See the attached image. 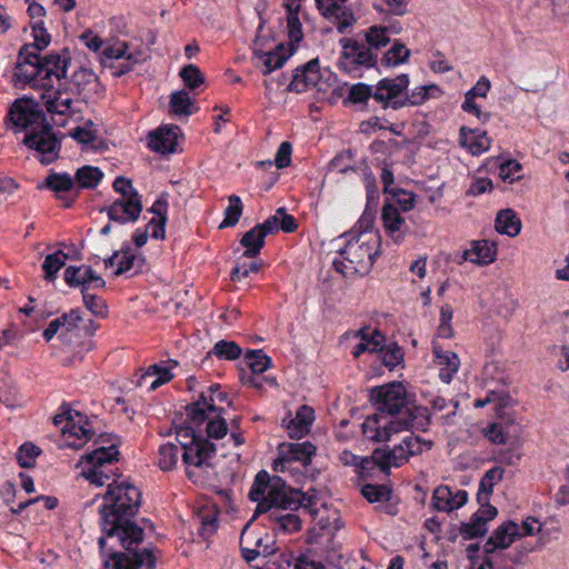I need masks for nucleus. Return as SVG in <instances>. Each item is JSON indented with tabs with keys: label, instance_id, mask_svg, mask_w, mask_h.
<instances>
[{
	"label": "nucleus",
	"instance_id": "obj_1",
	"mask_svg": "<svg viewBox=\"0 0 569 569\" xmlns=\"http://www.w3.org/2000/svg\"><path fill=\"white\" fill-rule=\"evenodd\" d=\"M108 490L100 507L101 527L104 536L99 539L101 551H112L114 547L131 550L142 542L143 530L131 519L141 503L140 490L127 480L108 481Z\"/></svg>",
	"mask_w": 569,
	"mask_h": 569
},
{
	"label": "nucleus",
	"instance_id": "obj_2",
	"mask_svg": "<svg viewBox=\"0 0 569 569\" xmlns=\"http://www.w3.org/2000/svg\"><path fill=\"white\" fill-rule=\"evenodd\" d=\"M375 218L363 213L356 227L340 237L343 246L339 249V258L335 259V269L345 277L367 274L380 250V234L373 228Z\"/></svg>",
	"mask_w": 569,
	"mask_h": 569
},
{
	"label": "nucleus",
	"instance_id": "obj_3",
	"mask_svg": "<svg viewBox=\"0 0 569 569\" xmlns=\"http://www.w3.org/2000/svg\"><path fill=\"white\" fill-rule=\"evenodd\" d=\"M9 118L13 126L28 130L23 143L38 153L42 163H51L58 158L60 143L34 100L17 99L9 111Z\"/></svg>",
	"mask_w": 569,
	"mask_h": 569
},
{
	"label": "nucleus",
	"instance_id": "obj_4",
	"mask_svg": "<svg viewBox=\"0 0 569 569\" xmlns=\"http://www.w3.org/2000/svg\"><path fill=\"white\" fill-rule=\"evenodd\" d=\"M286 478L280 476L269 477L266 471H260L250 489L249 497L257 502V513L266 512L272 508L297 509L305 498L300 490H290L286 488Z\"/></svg>",
	"mask_w": 569,
	"mask_h": 569
},
{
	"label": "nucleus",
	"instance_id": "obj_5",
	"mask_svg": "<svg viewBox=\"0 0 569 569\" xmlns=\"http://www.w3.org/2000/svg\"><path fill=\"white\" fill-rule=\"evenodd\" d=\"M81 39L89 50L93 52L101 50L99 60L103 67L113 68L114 60H122L119 69L113 73L114 77H121L131 71L148 58L142 49H131L127 41L119 38H110L103 41L98 34L88 30L82 33Z\"/></svg>",
	"mask_w": 569,
	"mask_h": 569
},
{
	"label": "nucleus",
	"instance_id": "obj_6",
	"mask_svg": "<svg viewBox=\"0 0 569 569\" xmlns=\"http://www.w3.org/2000/svg\"><path fill=\"white\" fill-rule=\"evenodd\" d=\"M411 421L386 412L372 413L362 423L363 436L372 442H388L415 427H425L429 420L426 407H415Z\"/></svg>",
	"mask_w": 569,
	"mask_h": 569
},
{
	"label": "nucleus",
	"instance_id": "obj_7",
	"mask_svg": "<svg viewBox=\"0 0 569 569\" xmlns=\"http://www.w3.org/2000/svg\"><path fill=\"white\" fill-rule=\"evenodd\" d=\"M92 451L83 455L76 465L78 475L91 485L104 486L112 479L109 466L117 460L119 451L116 443L104 435H100L93 441Z\"/></svg>",
	"mask_w": 569,
	"mask_h": 569
},
{
	"label": "nucleus",
	"instance_id": "obj_8",
	"mask_svg": "<svg viewBox=\"0 0 569 569\" xmlns=\"http://www.w3.org/2000/svg\"><path fill=\"white\" fill-rule=\"evenodd\" d=\"M41 90V100L58 126H66L68 119L76 122L81 120L83 103L67 80H58V83L43 82Z\"/></svg>",
	"mask_w": 569,
	"mask_h": 569
},
{
	"label": "nucleus",
	"instance_id": "obj_9",
	"mask_svg": "<svg viewBox=\"0 0 569 569\" xmlns=\"http://www.w3.org/2000/svg\"><path fill=\"white\" fill-rule=\"evenodd\" d=\"M433 442L422 439L409 432L402 437L401 442L393 448L381 447L372 451L370 457L365 460L372 461L381 471L388 473L391 468H398L407 463L411 457L422 455L431 450Z\"/></svg>",
	"mask_w": 569,
	"mask_h": 569
},
{
	"label": "nucleus",
	"instance_id": "obj_10",
	"mask_svg": "<svg viewBox=\"0 0 569 569\" xmlns=\"http://www.w3.org/2000/svg\"><path fill=\"white\" fill-rule=\"evenodd\" d=\"M53 423L60 429L63 446L67 448L81 449L94 435L88 417L71 408L57 413Z\"/></svg>",
	"mask_w": 569,
	"mask_h": 569
},
{
	"label": "nucleus",
	"instance_id": "obj_11",
	"mask_svg": "<svg viewBox=\"0 0 569 569\" xmlns=\"http://www.w3.org/2000/svg\"><path fill=\"white\" fill-rule=\"evenodd\" d=\"M214 446L207 439L190 441L181 455L187 476L193 481L208 479L213 472Z\"/></svg>",
	"mask_w": 569,
	"mask_h": 569
},
{
	"label": "nucleus",
	"instance_id": "obj_12",
	"mask_svg": "<svg viewBox=\"0 0 569 569\" xmlns=\"http://www.w3.org/2000/svg\"><path fill=\"white\" fill-rule=\"evenodd\" d=\"M409 86L407 74H400L392 79H382L378 82L372 93V98L381 103L383 108L391 107L398 109L407 106L406 90Z\"/></svg>",
	"mask_w": 569,
	"mask_h": 569
},
{
	"label": "nucleus",
	"instance_id": "obj_13",
	"mask_svg": "<svg viewBox=\"0 0 569 569\" xmlns=\"http://www.w3.org/2000/svg\"><path fill=\"white\" fill-rule=\"evenodd\" d=\"M377 411L397 416L407 402V391L401 382H391L371 390Z\"/></svg>",
	"mask_w": 569,
	"mask_h": 569
},
{
	"label": "nucleus",
	"instance_id": "obj_14",
	"mask_svg": "<svg viewBox=\"0 0 569 569\" xmlns=\"http://www.w3.org/2000/svg\"><path fill=\"white\" fill-rule=\"evenodd\" d=\"M136 547L126 550L127 553L122 552L120 547H114L116 555H112V551H102L108 556V559L104 560V569H138L143 565L151 568L154 563L151 552L149 550L138 552Z\"/></svg>",
	"mask_w": 569,
	"mask_h": 569
},
{
	"label": "nucleus",
	"instance_id": "obj_15",
	"mask_svg": "<svg viewBox=\"0 0 569 569\" xmlns=\"http://www.w3.org/2000/svg\"><path fill=\"white\" fill-rule=\"evenodd\" d=\"M341 57L339 67L346 72H352L359 67H370L373 63V56L369 48L363 43L357 42L351 39H342Z\"/></svg>",
	"mask_w": 569,
	"mask_h": 569
},
{
	"label": "nucleus",
	"instance_id": "obj_16",
	"mask_svg": "<svg viewBox=\"0 0 569 569\" xmlns=\"http://www.w3.org/2000/svg\"><path fill=\"white\" fill-rule=\"evenodd\" d=\"M326 81L321 79L318 61L311 60L296 69L288 89L298 93L310 89H316L320 92L326 91Z\"/></svg>",
	"mask_w": 569,
	"mask_h": 569
},
{
	"label": "nucleus",
	"instance_id": "obj_17",
	"mask_svg": "<svg viewBox=\"0 0 569 569\" xmlns=\"http://www.w3.org/2000/svg\"><path fill=\"white\" fill-rule=\"evenodd\" d=\"M14 77L24 83L34 82V86L43 88L44 81L40 68V57L36 51H31L30 46H24L20 50Z\"/></svg>",
	"mask_w": 569,
	"mask_h": 569
},
{
	"label": "nucleus",
	"instance_id": "obj_18",
	"mask_svg": "<svg viewBox=\"0 0 569 569\" xmlns=\"http://www.w3.org/2000/svg\"><path fill=\"white\" fill-rule=\"evenodd\" d=\"M183 137L182 130L176 124H163L149 132L148 147L160 154L176 152L178 140Z\"/></svg>",
	"mask_w": 569,
	"mask_h": 569
},
{
	"label": "nucleus",
	"instance_id": "obj_19",
	"mask_svg": "<svg viewBox=\"0 0 569 569\" xmlns=\"http://www.w3.org/2000/svg\"><path fill=\"white\" fill-rule=\"evenodd\" d=\"M271 538L262 532H257L250 528V523L242 529L240 545L243 557L251 561L258 556H268L271 553Z\"/></svg>",
	"mask_w": 569,
	"mask_h": 569
},
{
	"label": "nucleus",
	"instance_id": "obj_20",
	"mask_svg": "<svg viewBox=\"0 0 569 569\" xmlns=\"http://www.w3.org/2000/svg\"><path fill=\"white\" fill-rule=\"evenodd\" d=\"M291 53L292 49H287L283 43H279L270 50H264L262 37H258L254 41V56L261 64L263 74L281 68Z\"/></svg>",
	"mask_w": 569,
	"mask_h": 569
},
{
	"label": "nucleus",
	"instance_id": "obj_21",
	"mask_svg": "<svg viewBox=\"0 0 569 569\" xmlns=\"http://www.w3.org/2000/svg\"><path fill=\"white\" fill-rule=\"evenodd\" d=\"M321 14L335 23L340 32L350 27L353 21L351 10L345 4V0H315Z\"/></svg>",
	"mask_w": 569,
	"mask_h": 569
},
{
	"label": "nucleus",
	"instance_id": "obj_22",
	"mask_svg": "<svg viewBox=\"0 0 569 569\" xmlns=\"http://www.w3.org/2000/svg\"><path fill=\"white\" fill-rule=\"evenodd\" d=\"M144 259L140 254H136L129 247H124L119 251L103 260L106 269H112L116 277L121 276L133 268L141 269Z\"/></svg>",
	"mask_w": 569,
	"mask_h": 569
},
{
	"label": "nucleus",
	"instance_id": "obj_23",
	"mask_svg": "<svg viewBox=\"0 0 569 569\" xmlns=\"http://www.w3.org/2000/svg\"><path fill=\"white\" fill-rule=\"evenodd\" d=\"M219 385H213L208 389V395L202 393L200 399L187 408V416L196 425H202L208 415L216 413L220 409L216 406L214 396L220 392Z\"/></svg>",
	"mask_w": 569,
	"mask_h": 569
},
{
	"label": "nucleus",
	"instance_id": "obj_24",
	"mask_svg": "<svg viewBox=\"0 0 569 569\" xmlns=\"http://www.w3.org/2000/svg\"><path fill=\"white\" fill-rule=\"evenodd\" d=\"M467 499L468 495L465 490L453 492L448 486H439L433 491L432 506L439 511L451 512L462 507Z\"/></svg>",
	"mask_w": 569,
	"mask_h": 569
},
{
	"label": "nucleus",
	"instance_id": "obj_25",
	"mask_svg": "<svg viewBox=\"0 0 569 569\" xmlns=\"http://www.w3.org/2000/svg\"><path fill=\"white\" fill-rule=\"evenodd\" d=\"M106 211L110 220L126 223L136 221L139 218L142 204L140 199H118Z\"/></svg>",
	"mask_w": 569,
	"mask_h": 569
},
{
	"label": "nucleus",
	"instance_id": "obj_26",
	"mask_svg": "<svg viewBox=\"0 0 569 569\" xmlns=\"http://www.w3.org/2000/svg\"><path fill=\"white\" fill-rule=\"evenodd\" d=\"M497 257V244L488 240H475L462 252V260L478 266L492 263Z\"/></svg>",
	"mask_w": 569,
	"mask_h": 569
},
{
	"label": "nucleus",
	"instance_id": "obj_27",
	"mask_svg": "<svg viewBox=\"0 0 569 569\" xmlns=\"http://www.w3.org/2000/svg\"><path fill=\"white\" fill-rule=\"evenodd\" d=\"M518 539L517 523L515 521H506L492 532L483 548L487 553H491L497 549L508 548Z\"/></svg>",
	"mask_w": 569,
	"mask_h": 569
},
{
	"label": "nucleus",
	"instance_id": "obj_28",
	"mask_svg": "<svg viewBox=\"0 0 569 569\" xmlns=\"http://www.w3.org/2000/svg\"><path fill=\"white\" fill-rule=\"evenodd\" d=\"M433 353L436 357V363L439 367L440 379L449 383L452 380L453 375L458 371L460 366L459 357L449 350H443L438 342H433Z\"/></svg>",
	"mask_w": 569,
	"mask_h": 569
},
{
	"label": "nucleus",
	"instance_id": "obj_29",
	"mask_svg": "<svg viewBox=\"0 0 569 569\" xmlns=\"http://www.w3.org/2000/svg\"><path fill=\"white\" fill-rule=\"evenodd\" d=\"M316 452V447L309 442L302 443H281L278 447V455L291 461L297 462L300 467H307L311 462V457Z\"/></svg>",
	"mask_w": 569,
	"mask_h": 569
},
{
	"label": "nucleus",
	"instance_id": "obj_30",
	"mask_svg": "<svg viewBox=\"0 0 569 569\" xmlns=\"http://www.w3.org/2000/svg\"><path fill=\"white\" fill-rule=\"evenodd\" d=\"M313 420V409L309 406H302L297 411L296 417L289 421L283 420V425L287 428L290 438L300 439L309 432Z\"/></svg>",
	"mask_w": 569,
	"mask_h": 569
},
{
	"label": "nucleus",
	"instance_id": "obj_31",
	"mask_svg": "<svg viewBox=\"0 0 569 569\" xmlns=\"http://www.w3.org/2000/svg\"><path fill=\"white\" fill-rule=\"evenodd\" d=\"M64 280L69 286L78 287L93 282L96 288H103L106 282L89 266H70L64 270Z\"/></svg>",
	"mask_w": 569,
	"mask_h": 569
},
{
	"label": "nucleus",
	"instance_id": "obj_32",
	"mask_svg": "<svg viewBox=\"0 0 569 569\" xmlns=\"http://www.w3.org/2000/svg\"><path fill=\"white\" fill-rule=\"evenodd\" d=\"M170 368L163 365H152L140 376L137 385L144 390L153 391L172 379Z\"/></svg>",
	"mask_w": 569,
	"mask_h": 569
},
{
	"label": "nucleus",
	"instance_id": "obj_33",
	"mask_svg": "<svg viewBox=\"0 0 569 569\" xmlns=\"http://www.w3.org/2000/svg\"><path fill=\"white\" fill-rule=\"evenodd\" d=\"M460 144L473 156H478L490 148L491 141L485 131L460 128Z\"/></svg>",
	"mask_w": 569,
	"mask_h": 569
},
{
	"label": "nucleus",
	"instance_id": "obj_34",
	"mask_svg": "<svg viewBox=\"0 0 569 569\" xmlns=\"http://www.w3.org/2000/svg\"><path fill=\"white\" fill-rule=\"evenodd\" d=\"M81 316L78 310H71L70 312L63 313L61 317L52 320L43 331V337L47 341H50L58 332L66 335L72 329L77 328L81 321Z\"/></svg>",
	"mask_w": 569,
	"mask_h": 569
},
{
	"label": "nucleus",
	"instance_id": "obj_35",
	"mask_svg": "<svg viewBox=\"0 0 569 569\" xmlns=\"http://www.w3.org/2000/svg\"><path fill=\"white\" fill-rule=\"evenodd\" d=\"M40 68L44 82L58 83V80H66L67 63L60 56L50 54L40 58Z\"/></svg>",
	"mask_w": 569,
	"mask_h": 569
},
{
	"label": "nucleus",
	"instance_id": "obj_36",
	"mask_svg": "<svg viewBox=\"0 0 569 569\" xmlns=\"http://www.w3.org/2000/svg\"><path fill=\"white\" fill-rule=\"evenodd\" d=\"M359 338V343L355 347L352 355L358 358L363 352H377L382 350L385 346V337L379 330L368 332L366 329H360L355 333Z\"/></svg>",
	"mask_w": 569,
	"mask_h": 569
},
{
	"label": "nucleus",
	"instance_id": "obj_37",
	"mask_svg": "<svg viewBox=\"0 0 569 569\" xmlns=\"http://www.w3.org/2000/svg\"><path fill=\"white\" fill-rule=\"evenodd\" d=\"M197 111L194 99L187 90H178L170 94L169 113L178 118H188Z\"/></svg>",
	"mask_w": 569,
	"mask_h": 569
},
{
	"label": "nucleus",
	"instance_id": "obj_38",
	"mask_svg": "<svg viewBox=\"0 0 569 569\" xmlns=\"http://www.w3.org/2000/svg\"><path fill=\"white\" fill-rule=\"evenodd\" d=\"M382 221L386 231L396 241L402 239V228L405 226V219L401 217L398 208L395 204L386 203L382 208Z\"/></svg>",
	"mask_w": 569,
	"mask_h": 569
},
{
	"label": "nucleus",
	"instance_id": "obj_39",
	"mask_svg": "<svg viewBox=\"0 0 569 569\" xmlns=\"http://www.w3.org/2000/svg\"><path fill=\"white\" fill-rule=\"evenodd\" d=\"M495 228L500 234L516 237L521 231V221L512 209H502L497 213Z\"/></svg>",
	"mask_w": 569,
	"mask_h": 569
},
{
	"label": "nucleus",
	"instance_id": "obj_40",
	"mask_svg": "<svg viewBox=\"0 0 569 569\" xmlns=\"http://www.w3.org/2000/svg\"><path fill=\"white\" fill-rule=\"evenodd\" d=\"M266 236V231L259 224L247 231L240 239V244L244 248L243 257H257L263 248Z\"/></svg>",
	"mask_w": 569,
	"mask_h": 569
},
{
	"label": "nucleus",
	"instance_id": "obj_41",
	"mask_svg": "<svg viewBox=\"0 0 569 569\" xmlns=\"http://www.w3.org/2000/svg\"><path fill=\"white\" fill-rule=\"evenodd\" d=\"M310 511L315 517L316 523L322 530L335 532L342 526L340 513L337 509H329L326 506H321V508H315L311 506Z\"/></svg>",
	"mask_w": 569,
	"mask_h": 569
},
{
	"label": "nucleus",
	"instance_id": "obj_42",
	"mask_svg": "<svg viewBox=\"0 0 569 569\" xmlns=\"http://www.w3.org/2000/svg\"><path fill=\"white\" fill-rule=\"evenodd\" d=\"M181 449L173 442H166L158 449V466L163 471H170L176 468L181 457Z\"/></svg>",
	"mask_w": 569,
	"mask_h": 569
},
{
	"label": "nucleus",
	"instance_id": "obj_43",
	"mask_svg": "<svg viewBox=\"0 0 569 569\" xmlns=\"http://www.w3.org/2000/svg\"><path fill=\"white\" fill-rule=\"evenodd\" d=\"M70 137L82 144H91L94 149L101 148L102 142L94 144L98 140V130L92 120H84L82 124H78L71 132Z\"/></svg>",
	"mask_w": 569,
	"mask_h": 569
},
{
	"label": "nucleus",
	"instance_id": "obj_44",
	"mask_svg": "<svg viewBox=\"0 0 569 569\" xmlns=\"http://www.w3.org/2000/svg\"><path fill=\"white\" fill-rule=\"evenodd\" d=\"M307 467H300L295 461H291L284 457H280L278 455V458L273 462V470L282 473L288 479H291L295 483H299L301 479L305 477L303 470Z\"/></svg>",
	"mask_w": 569,
	"mask_h": 569
},
{
	"label": "nucleus",
	"instance_id": "obj_45",
	"mask_svg": "<svg viewBox=\"0 0 569 569\" xmlns=\"http://www.w3.org/2000/svg\"><path fill=\"white\" fill-rule=\"evenodd\" d=\"M503 473L505 470L500 467H493L485 473L478 491L479 501H487L489 499L493 487L502 480Z\"/></svg>",
	"mask_w": 569,
	"mask_h": 569
},
{
	"label": "nucleus",
	"instance_id": "obj_46",
	"mask_svg": "<svg viewBox=\"0 0 569 569\" xmlns=\"http://www.w3.org/2000/svg\"><path fill=\"white\" fill-rule=\"evenodd\" d=\"M441 89L437 84H427L415 88L410 94L407 93V104L419 106L428 99L440 97Z\"/></svg>",
	"mask_w": 569,
	"mask_h": 569
},
{
	"label": "nucleus",
	"instance_id": "obj_47",
	"mask_svg": "<svg viewBox=\"0 0 569 569\" xmlns=\"http://www.w3.org/2000/svg\"><path fill=\"white\" fill-rule=\"evenodd\" d=\"M68 254L58 250L44 258L42 269L44 271V279L52 281L56 279L58 271L66 264Z\"/></svg>",
	"mask_w": 569,
	"mask_h": 569
},
{
	"label": "nucleus",
	"instance_id": "obj_48",
	"mask_svg": "<svg viewBox=\"0 0 569 569\" xmlns=\"http://www.w3.org/2000/svg\"><path fill=\"white\" fill-rule=\"evenodd\" d=\"M229 204L224 210V219L220 223L219 229L236 226L242 214L243 206L240 197L232 194L228 198Z\"/></svg>",
	"mask_w": 569,
	"mask_h": 569
},
{
	"label": "nucleus",
	"instance_id": "obj_49",
	"mask_svg": "<svg viewBox=\"0 0 569 569\" xmlns=\"http://www.w3.org/2000/svg\"><path fill=\"white\" fill-rule=\"evenodd\" d=\"M244 360L253 373H262L270 367V358L262 350H251L246 353Z\"/></svg>",
	"mask_w": 569,
	"mask_h": 569
},
{
	"label": "nucleus",
	"instance_id": "obj_50",
	"mask_svg": "<svg viewBox=\"0 0 569 569\" xmlns=\"http://www.w3.org/2000/svg\"><path fill=\"white\" fill-rule=\"evenodd\" d=\"M102 176L97 167L84 166L77 171L76 178L82 188H93L99 183Z\"/></svg>",
	"mask_w": 569,
	"mask_h": 569
},
{
	"label": "nucleus",
	"instance_id": "obj_51",
	"mask_svg": "<svg viewBox=\"0 0 569 569\" xmlns=\"http://www.w3.org/2000/svg\"><path fill=\"white\" fill-rule=\"evenodd\" d=\"M214 355L226 360H236L241 355V348L233 341L221 340L217 342L209 356Z\"/></svg>",
	"mask_w": 569,
	"mask_h": 569
},
{
	"label": "nucleus",
	"instance_id": "obj_52",
	"mask_svg": "<svg viewBox=\"0 0 569 569\" xmlns=\"http://www.w3.org/2000/svg\"><path fill=\"white\" fill-rule=\"evenodd\" d=\"M40 453L41 450L39 447L33 443L26 442L19 448L17 452V460L22 468H31L36 465V459Z\"/></svg>",
	"mask_w": 569,
	"mask_h": 569
},
{
	"label": "nucleus",
	"instance_id": "obj_53",
	"mask_svg": "<svg viewBox=\"0 0 569 569\" xmlns=\"http://www.w3.org/2000/svg\"><path fill=\"white\" fill-rule=\"evenodd\" d=\"M410 51L402 43H395L382 58V62L388 66H397L403 63L409 58Z\"/></svg>",
	"mask_w": 569,
	"mask_h": 569
},
{
	"label": "nucleus",
	"instance_id": "obj_54",
	"mask_svg": "<svg viewBox=\"0 0 569 569\" xmlns=\"http://www.w3.org/2000/svg\"><path fill=\"white\" fill-rule=\"evenodd\" d=\"M46 186L57 193L67 192L73 187V180L67 173H51L46 178Z\"/></svg>",
	"mask_w": 569,
	"mask_h": 569
},
{
	"label": "nucleus",
	"instance_id": "obj_55",
	"mask_svg": "<svg viewBox=\"0 0 569 569\" xmlns=\"http://www.w3.org/2000/svg\"><path fill=\"white\" fill-rule=\"evenodd\" d=\"M180 77L186 87L190 90L197 89L204 82V77L200 69L194 64H188L180 71Z\"/></svg>",
	"mask_w": 569,
	"mask_h": 569
},
{
	"label": "nucleus",
	"instance_id": "obj_56",
	"mask_svg": "<svg viewBox=\"0 0 569 569\" xmlns=\"http://www.w3.org/2000/svg\"><path fill=\"white\" fill-rule=\"evenodd\" d=\"M221 410L216 413L208 415L207 433L211 438H222L227 433V423L224 419L220 417Z\"/></svg>",
	"mask_w": 569,
	"mask_h": 569
},
{
	"label": "nucleus",
	"instance_id": "obj_57",
	"mask_svg": "<svg viewBox=\"0 0 569 569\" xmlns=\"http://www.w3.org/2000/svg\"><path fill=\"white\" fill-rule=\"evenodd\" d=\"M452 317V308L448 305L442 306L440 310V323L437 330L438 338L449 339L453 336V329L451 326Z\"/></svg>",
	"mask_w": 569,
	"mask_h": 569
},
{
	"label": "nucleus",
	"instance_id": "obj_58",
	"mask_svg": "<svg viewBox=\"0 0 569 569\" xmlns=\"http://www.w3.org/2000/svg\"><path fill=\"white\" fill-rule=\"evenodd\" d=\"M199 425L192 423L190 418L184 421L183 426L176 427V439L180 443L182 450H184V445H189L190 441H198V437L194 433V427Z\"/></svg>",
	"mask_w": 569,
	"mask_h": 569
},
{
	"label": "nucleus",
	"instance_id": "obj_59",
	"mask_svg": "<svg viewBox=\"0 0 569 569\" xmlns=\"http://www.w3.org/2000/svg\"><path fill=\"white\" fill-rule=\"evenodd\" d=\"M271 517L279 523L280 528L284 531L293 532L300 529L301 520L295 513H279L278 510L273 511Z\"/></svg>",
	"mask_w": 569,
	"mask_h": 569
},
{
	"label": "nucleus",
	"instance_id": "obj_60",
	"mask_svg": "<svg viewBox=\"0 0 569 569\" xmlns=\"http://www.w3.org/2000/svg\"><path fill=\"white\" fill-rule=\"evenodd\" d=\"M386 27L373 26L366 32V41L372 48H380L389 42Z\"/></svg>",
	"mask_w": 569,
	"mask_h": 569
},
{
	"label": "nucleus",
	"instance_id": "obj_61",
	"mask_svg": "<svg viewBox=\"0 0 569 569\" xmlns=\"http://www.w3.org/2000/svg\"><path fill=\"white\" fill-rule=\"evenodd\" d=\"M382 362L386 367H388L390 370L396 368L398 365H400L403 360V355L401 352V349L396 345H390L385 348L382 347Z\"/></svg>",
	"mask_w": 569,
	"mask_h": 569
},
{
	"label": "nucleus",
	"instance_id": "obj_62",
	"mask_svg": "<svg viewBox=\"0 0 569 569\" xmlns=\"http://www.w3.org/2000/svg\"><path fill=\"white\" fill-rule=\"evenodd\" d=\"M485 437L495 445H506L509 436L501 423H491L483 430Z\"/></svg>",
	"mask_w": 569,
	"mask_h": 569
},
{
	"label": "nucleus",
	"instance_id": "obj_63",
	"mask_svg": "<svg viewBox=\"0 0 569 569\" xmlns=\"http://www.w3.org/2000/svg\"><path fill=\"white\" fill-rule=\"evenodd\" d=\"M543 525L539 519L535 517L526 518L520 525L517 523L519 539L539 533Z\"/></svg>",
	"mask_w": 569,
	"mask_h": 569
},
{
	"label": "nucleus",
	"instance_id": "obj_64",
	"mask_svg": "<svg viewBox=\"0 0 569 569\" xmlns=\"http://www.w3.org/2000/svg\"><path fill=\"white\" fill-rule=\"evenodd\" d=\"M521 164L516 160H508L500 166V178L506 182L518 181L521 177L517 176L521 171Z\"/></svg>",
	"mask_w": 569,
	"mask_h": 569
}]
</instances>
